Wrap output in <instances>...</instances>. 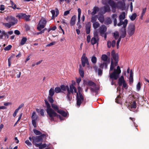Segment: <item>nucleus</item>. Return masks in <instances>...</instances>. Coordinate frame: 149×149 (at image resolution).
<instances>
[{"instance_id":"nucleus-5","label":"nucleus","mask_w":149,"mask_h":149,"mask_svg":"<svg viewBox=\"0 0 149 149\" xmlns=\"http://www.w3.org/2000/svg\"><path fill=\"white\" fill-rule=\"evenodd\" d=\"M102 3L103 4L106 5L107 4H108L110 5L113 8V10L112 12H115V9L117 6V4L115 3L112 0H103Z\"/></svg>"},{"instance_id":"nucleus-53","label":"nucleus","mask_w":149,"mask_h":149,"mask_svg":"<svg viewBox=\"0 0 149 149\" xmlns=\"http://www.w3.org/2000/svg\"><path fill=\"white\" fill-rule=\"evenodd\" d=\"M48 100L52 104L54 102V100L52 98V96H49L48 97Z\"/></svg>"},{"instance_id":"nucleus-24","label":"nucleus","mask_w":149,"mask_h":149,"mask_svg":"<svg viewBox=\"0 0 149 149\" xmlns=\"http://www.w3.org/2000/svg\"><path fill=\"white\" fill-rule=\"evenodd\" d=\"M76 19V17L75 15H74L72 16L70 22V24L71 26H73L75 24Z\"/></svg>"},{"instance_id":"nucleus-15","label":"nucleus","mask_w":149,"mask_h":149,"mask_svg":"<svg viewBox=\"0 0 149 149\" xmlns=\"http://www.w3.org/2000/svg\"><path fill=\"white\" fill-rule=\"evenodd\" d=\"M120 22L117 24V25L118 26H120L123 25V28H125L128 23V20L127 19H125L124 21H119Z\"/></svg>"},{"instance_id":"nucleus-61","label":"nucleus","mask_w":149,"mask_h":149,"mask_svg":"<svg viewBox=\"0 0 149 149\" xmlns=\"http://www.w3.org/2000/svg\"><path fill=\"white\" fill-rule=\"evenodd\" d=\"M81 80V79L80 77H79L78 78H76V81L77 83L78 84V85H79L80 82Z\"/></svg>"},{"instance_id":"nucleus-36","label":"nucleus","mask_w":149,"mask_h":149,"mask_svg":"<svg viewBox=\"0 0 149 149\" xmlns=\"http://www.w3.org/2000/svg\"><path fill=\"white\" fill-rule=\"evenodd\" d=\"M38 116L36 114V112L33 111L32 114V120H36L37 119Z\"/></svg>"},{"instance_id":"nucleus-45","label":"nucleus","mask_w":149,"mask_h":149,"mask_svg":"<svg viewBox=\"0 0 149 149\" xmlns=\"http://www.w3.org/2000/svg\"><path fill=\"white\" fill-rule=\"evenodd\" d=\"M40 144H41L38 147H39V148L40 149H42L45 148L47 146V145L46 144H42V142H40Z\"/></svg>"},{"instance_id":"nucleus-55","label":"nucleus","mask_w":149,"mask_h":149,"mask_svg":"<svg viewBox=\"0 0 149 149\" xmlns=\"http://www.w3.org/2000/svg\"><path fill=\"white\" fill-rule=\"evenodd\" d=\"M141 88V84L140 82H139L136 85V89L137 90L139 91L140 90Z\"/></svg>"},{"instance_id":"nucleus-11","label":"nucleus","mask_w":149,"mask_h":149,"mask_svg":"<svg viewBox=\"0 0 149 149\" xmlns=\"http://www.w3.org/2000/svg\"><path fill=\"white\" fill-rule=\"evenodd\" d=\"M16 17L19 19H24L26 21H29L30 20L29 18L30 15H26L25 14L21 13L17 15Z\"/></svg>"},{"instance_id":"nucleus-32","label":"nucleus","mask_w":149,"mask_h":149,"mask_svg":"<svg viewBox=\"0 0 149 149\" xmlns=\"http://www.w3.org/2000/svg\"><path fill=\"white\" fill-rule=\"evenodd\" d=\"M97 15H92L91 17V22L92 23L96 22L97 20Z\"/></svg>"},{"instance_id":"nucleus-48","label":"nucleus","mask_w":149,"mask_h":149,"mask_svg":"<svg viewBox=\"0 0 149 149\" xmlns=\"http://www.w3.org/2000/svg\"><path fill=\"white\" fill-rule=\"evenodd\" d=\"M91 23L90 22H88L86 25V29H91Z\"/></svg>"},{"instance_id":"nucleus-42","label":"nucleus","mask_w":149,"mask_h":149,"mask_svg":"<svg viewBox=\"0 0 149 149\" xmlns=\"http://www.w3.org/2000/svg\"><path fill=\"white\" fill-rule=\"evenodd\" d=\"M91 61L93 64H95L97 62V58L95 56H93L91 58Z\"/></svg>"},{"instance_id":"nucleus-28","label":"nucleus","mask_w":149,"mask_h":149,"mask_svg":"<svg viewBox=\"0 0 149 149\" xmlns=\"http://www.w3.org/2000/svg\"><path fill=\"white\" fill-rule=\"evenodd\" d=\"M125 13L124 12L121 13L119 16V21H123L125 18Z\"/></svg>"},{"instance_id":"nucleus-54","label":"nucleus","mask_w":149,"mask_h":149,"mask_svg":"<svg viewBox=\"0 0 149 149\" xmlns=\"http://www.w3.org/2000/svg\"><path fill=\"white\" fill-rule=\"evenodd\" d=\"M5 31L3 30H0V39H2L3 38V34L2 33V32L3 31Z\"/></svg>"},{"instance_id":"nucleus-50","label":"nucleus","mask_w":149,"mask_h":149,"mask_svg":"<svg viewBox=\"0 0 149 149\" xmlns=\"http://www.w3.org/2000/svg\"><path fill=\"white\" fill-rule=\"evenodd\" d=\"M106 22L107 24H111L112 21L110 18H108L107 19Z\"/></svg>"},{"instance_id":"nucleus-27","label":"nucleus","mask_w":149,"mask_h":149,"mask_svg":"<svg viewBox=\"0 0 149 149\" xmlns=\"http://www.w3.org/2000/svg\"><path fill=\"white\" fill-rule=\"evenodd\" d=\"M78 22L77 24L80 23V19H81V9L80 8H78Z\"/></svg>"},{"instance_id":"nucleus-8","label":"nucleus","mask_w":149,"mask_h":149,"mask_svg":"<svg viewBox=\"0 0 149 149\" xmlns=\"http://www.w3.org/2000/svg\"><path fill=\"white\" fill-rule=\"evenodd\" d=\"M46 23L47 21L45 19L41 18L38 24L37 28V29L39 31H41L45 27Z\"/></svg>"},{"instance_id":"nucleus-41","label":"nucleus","mask_w":149,"mask_h":149,"mask_svg":"<svg viewBox=\"0 0 149 149\" xmlns=\"http://www.w3.org/2000/svg\"><path fill=\"white\" fill-rule=\"evenodd\" d=\"M113 36L115 39H117L119 38V33L118 31H116L115 33H113Z\"/></svg>"},{"instance_id":"nucleus-44","label":"nucleus","mask_w":149,"mask_h":149,"mask_svg":"<svg viewBox=\"0 0 149 149\" xmlns=\"http://www.w3.org/2000/svg\"><path fill=\"white\" fill-rule=\"evenodd\" d=\"M131 108H136V103L135 101L130 104Z\"/></svg>"},{"instance_id":"nucleus-62","label":"nucleus","mask_w":149,"mask_h":149,"mask_svg":"<svg viewBox=\"0 0 149 149\" xmlns=\"http://www.w3.org/2000/svg\"><path fill=\"white\" fill-rule=\"evenodd\" d=\"M55 43H56V42H51L50 43L46 45V46L47 47L51 46H52V45H55Z\"/></svg>"},{"instance_id":"nucleus-20","label":"nucleus","mask_w":149,"mask_h":149,"mask_svg":"<svg viewBox=\"0 0 149 149\" xmlns=\"http://www.w3.org/2000/svg\"><path fill=\"white\" fill-rule=\"evenodd\" d=\"M121 35L119 37L120 38H124L126 35V32L125 28H121Z\"/></svg>"},{"instance_id":"nucleus-35","label":"nucleus","mask_w":149,"mask_h":149,"mask_svg":"<svg viewBox=\"0 0 149 149\" xmlns=\"http://www.w3.org/2000/svg\"><path fill=\"white\" fill-rule=\"evenodd\" d=\"M137 16L136 13H134L132 15L129 16L130 19L132 21H134L135 19Z\"/></svg>"},{"instance_id":"nucleus-37","label":"nucleus","mask_w":149,"mask_h":149,"mask_svg":"<svg viewBox=\"0 0 149 149\" xmlns=\"http://www.w3.org/2000/svg\"><path fill=\"white\" fill-rule=\"evenodd\" d=\"M27 41V38L26 37L23 38L21 40L20 44L21 45H23L25 44Z\"/></svg>"},{"instance_id":"nucleus-31","label":"nucleus","mask_w":149,"mask_h":149,"mask_svg":"<svg viewBox=\"0 0 149 149\" xmlns=\"http://www.w3.org/2000/svg\"><path fill=\"white\" fill-rule=\"evenodd\" d=\"M108 56L106 54H103L101 56V60L103 61L104 62H106L108 59Z\"/></svg>"},{"instance_id":"nucleus-3","label":"nucleus","mask_w":149,"mask_h":149,"mask_svg":"<svg viewBox=\"0 0 149 149\" xmlns=\"http://www.w3.org/2000/svg\"><path fill=\"white\" fill-rule=\"evenodd\" d=\"M78 90L79 94L77 92V105L78 107H80L81 103V102L84 100L83 96L81 93L82 91V89L80 86L78 87Z\"/></svg>"},{"instance_id":"nucleus-57","label":"nucleus","mask_w":149,"mask_h":149,"mask_svg":"<svg viewBox=\"0 0 149 149\" xmlns=\"http://www.w3.org/2000/svg\"><path fill=\"white\" fill-rule=\"evenodd\" d=\"M2 33L3 34V36H4L5 38H8L9 36L8 34L6 33L5 31H3L2 32Z\"/></svg>"},{"instance_id":"nucleus-22","label":"nucleus","mask_w":149,"mask_h":149,"mask_svg":"<svg viewBox=\"0 0 149 149\" xmlns=\"http://www.w3.org/2000/svg\"><path fill=\"white\" fill-rule=\"evenodd\" d=\"M118 16L116 14H113L111 15V17L113 21L114 26H116L118 24H117V18Z\"/></svg>"},{"instance_id":"nucleus-4","label":"nucleus","mask_w":149,"mask_h":149,"mask_svg":"<svg viewBox=\"0 0 149 149\" xmlns=\"http://www.w3.org/2000/svg\"><path fill=\"white\" fill-rule=\"evenodd\" d=\"M32 143L36 146L38 147L41 144L43 138H41V136H33L32 137Z\"/></svg>"},{"instance_id":"nucleus-6","label":"nucleus","mask_w":149,"mask_h":149,"mask_svg":"<svg viewBox=\"0 0 149 149\" xmlns=\"http://www.w3.org/2000/svg\"><path fill=\"white\" fill-rule=\"evenodd\" d=\"M87 84L89 86H91L92 87L90 88V90L91 92L92 93H97L99 88L96 86V84L92 81H88L87 82Z\"/></svg>"},{"instance_id":"nucleus-40","label":"nucleus","mask_w":149,"mask_h":149,"mask_svg":"<svg viewBox=\"0 0 149 149\" xmlns=\"http://www.w3.org/2000/svg\"><path fill=\"white\" fill-rule=\"evenodd\" d=\"M54 91L56 93H58L61 92V89L59 87H57L55 88Z\"/></svg>"},{"instance_id":"nucleus-39","label":"nucleus","mask_w":149,"mask_h":149,"mask_svg":"<svg viewBox=\"0 0 149 149\" xmlns=\"http://www.w3.org/2000/svg\"><path fill=\"white\" fill-rule=\"evenodd\" d=\"M98 19L100 22L103 23L104 21V18L103 16L102 15H100L98 17Z\"/></svg>"},{"instance_id":"nucleus-16","label":"nucleus","mask_w":149,"mask_h":149,"mask_svg":"<svg viewBox=\"0 0 149 149\" xmlns=\"http://www.w3.org/2000/svg\"><path fill=\"white\" fill-rule=\"evenodd\" d=\"M52 15V19H54L55 17H57L59 14V10L57 8H56L55 10H52L51 11Z\"/></svg>"},{"instance_id":"nucleus-51","label":"nucleus","mask_w":149,"mask_h":149,"mask_svg":"<svg viewBox=\"0 0 149 149\" xmlns=\"http://www.w3.org/2000/svg\"><path fill=\"white\" fill-rule=\"evenodd\" d=\"M45 104L47 106V109H48L51 107L50 105L48 102L47 100H45Z\"/></svg>"},{"instance_id":"nucleus-18","label":"nucleus","mask_w":149,"mask_h":149,"mask_svg":"<svg viewBox=\"0 0 149 149\" xmlns=\"http://www.w3.org/2000/svg\"><path fill=\"white\" fill-rule=\"evenodd\" d=\"M118 7L122 10L125 9V2L119 1L118 2Z\"/></svg>"},{"instance_id":"nucleus-23","label":"nucleus","mask_w":149,"mask_h":149,"mask_svg":"<svg viewBox=\"0 0 149 149\" xmlns=\"http://www.w3.org/2000/svg\"><path fill=\"white\" fill-rule=\"evenodd\" d=\"M79 72L81 77L83 78L84 77V69L81 65H79Z\"/></svg>"},{"instance_id":"nucleus-58","label":"nucleus","mask_w":149,"mask_h":149,"mask_svg":"<svg viewBox=\"0 0 149 149\" xmlns=\"http://www.w3.org/2000/svg\"><path fill=\"white\" fill-rule=\"evenodd\" d=\"M102 73V70L99 68L98 70V75L101 76Z\"/></svg>"},{"instance_id":"nucleus-14","label":"nucleus","mask_w":149,"mask_h":149,"mask_svg":"<svg viewBox=\"0 0 149 149\" xmlns=\"http://www.w3.org/2000/svg\"><path fill=\"white\" fill-rule=\"evenodd\" d=\"M100 10L101 11L100 13L104 14L106 12H109L110 10V9L109 6H106L101 8L100 9Z\"/></svg>"},{"instance_id":"nucleus-10","label":"nucleus","mask_w":149,"mask_h":149,"mask_svg":"<svg viewBox=\"0 0 149 149\" xmlns=\"http://www.w3.org/2000/svg\"><path fill=\"white\" fill-rule=\"evenodd\" d=\"M82 66L83 67H84L86 64L87 65H88L89 64L88 59L86 56L85 53L83 54L81 59Z\"/></svg>"},{"instance_id":"nucleus-46","label":"nucleus","mask_w":149,"mask_h":149,"mask_svg":"<svg viewBox=\"0 0 149 149\" xmlns=\"http://www.w3.org/2000/svg\"><path fill=\"white\" fill-rule=\"evenodd\" d=\"M34 133L36 135H40L41 134V133L39 131L35 129H34L33 130Z\"/></svg>"},{"instance_id":"nucleus-9","label":"nucleus","mask_w":149,"mask_h":149,"mask_svg":"<svg viewBox=\"0 0 149 149\" xmlns=\"http://www.w3.org/2000/svg\"><path fill=\"white\" fill-rule=\"evenodd\" d=\"M135 31V26L133 24H130L127 28V32L128 35L131 36L134 33Z\"/></svg>"},{"instance_id":"nucleus-7","label":"nucleus","mask_w":149,"mask_h":149,"mask_svg":"<svg viewBox=\"0 0 149 149\" xmlns=\"http://www.w3.org/2000/svg\"><path fill=\"white\" fill-rule=\"evenodd\" d=\"M46 111L50 117L49 119L51 121L54 120V117L57 116L58 114L51 107L46 109Z\"/></svg>"},{"instance_id":"nucleus-34","label":"nucleus","mask_w":149,"mask_h":149,"mask_svg":"<svg viewBox=\"0 0 149 149\" xmlns=\"http://www.w3.org/2000/svg\"><path fill=\"white\" fill-rule=\"evenodd\" d=\"M55 91L53 88H51L49 90V93L50 96H53L54 95Z\"/></svg>"},{"instance_id":"nucleus-63","label":"nucleus","mask_w":149,"mask_h":149,"mask_svg":"<svg viewBox=\"0 0 149 149\" xmlns=\"http://www.w3.org/2000/svg\"><path fill=\"white\" fill-rule=\"evenodd\" d=\"M86 40L88 43H89L90 42L91 40V37L90 35H88L87 36Z\"/></svg>"},{"instance_id":"nucleus-30","label":"nucleus","mask_w":149,"mask_h":149,"mask_svg":"<svg viewBox=\"0 0 149 149\" xmlns=\"http://www.w3.org/2000/svg\"><path fill=\"white\" fill-rule=\"evenodd\" d=\"M107 65L106 62H104L103 63H101L100 65V67L102 68L103 69L104 68L105 69H107Z\"/></svg>"},{"instance_id":"nucleus-12","label":"nucleus","mask_w":149,"mask_h":149,"mask_svg":"<svg viewBox=\"0 0 149 149\" xmlns=\"http://www.w3.org/2000/svg\"><path fill=\"white\" fill-rule=\"evenodd\" d=\"M67 91L68 92L70 93H73L74 91L75 93H77V89L74 85L72 84L70 85V88L68 86H67Z\"/></svg>"},{"instance_id":"nucleus-59","label":"nucleus","mask_w":149,"mask_h":149,"mask_svg":"<svg viewBox=\"0 0 149 149\" xmlns=\"http://www.w3.org/2000/svg\"><path fill=\"white\" fill-rule=\"evenodd\" d=\"M36 120H32V124L33 125V126L34 127H36L37 126L36 123Z\"/></svg>"},{"instance_id":"nucleus-29","label":"nucleus","mask_w":149,"mask_h":149,"mask_svg":"<svg viewBox=\"0 0 149 149\" xmlns=\"http://www.w3.org/2000/svg\"><path fill=\"white\" fill-rule=\"evenodd\" d=\"M125 81L124 80V77L123 76H121V77L119 79L118 84L119 86H121L122 85V84Z\"/></svg>"},{"instance_id":"nucleus-13","label":"nucleus","mask_w":149,"mask_h":149,"mask_svg":"<svg viewBox=\"0 0 149 149\" xmlns=\"http://www.w3.org/2000/svg\"><path fill=\"white\" fill-rule=\"evenodd\" d=\"M111 55L113 59L115 61V62H116V64L118 63L119 58L118 54L117 53L116 54L115 51L113 50L111 52Z\"/></svg>"},{"instance_id":"nucleus-21","label":"nucleus","mask_w":149,"mask_h":149,"mask_svg":"<svg viewBox=\"0 0 149 149\" xmlns=\"http://www.w3.org/2000/svg\"><path fill=\"white\" fill-rule=\"evenodd\" d=\"M57 112L58 113L61 114L64 117H66L68 115V112H65L62 110H58Z\"/></svg>"},{"instance_id":"nucleus-43","label":"nucleus","mask_w":149,"mask_h":149,"mask_svg":"<svg viewBox=\"0 0 149 149\" xmlns=\"http://www.w3.org/2000/svg\"><path fill=\"white\" fill-rule=\"evenodd\" d=\"M121 98L119 96H118L116 99V102L118 104H120Z\"/></svg>"},{"instance_id":"nucleus-26","label":"nucleus","mask_w":149,"mask_h":149,"mask_svg":"<svg viewBox=\"0 0 149 149\" xmlns=\"http://www.w3.org/2000/svg\"><path fill=\"white\" fill-rule=\"evenodd\" d=\"M99 38H96L95 37H93L91 38V42L92 45H94L96 43H97L99 40Z\"/></svg>"},{"instance_id":"nucleus-56","label":"nucleus","mask_w":149,"mask_h":149,"mask_svg":"<svg viewBox=\"0 0 149 149\" xmlns=\"http://www.w3.org/2000/svg\"><path fill=\"white\" fill-rule=\"evenodd\" d=\"M25 143L28 146H30L32 145L31 143L28 140H26Z\"/></svg>"},{"instance_id":"nucleus-19","label":"nucleus","mask_w":149,"mask_h":149,"mask_svg":"<svg viewBox=\"0 0 149 149\" xmlns=\"http://www.w3.org/2000/svg\"><path fill=\"white\" fill-rule=\"evenodd\" d=\"M118 65V63L116 64V62H114L113 60L112 59H111V64L109 72L111 71L114 70L115 69H114L115 67Z\"/></svg>"},{"instance_id":"nucleus-60","label":"nucleus","mask_w":149,"mask_h":149,"mask_svg":"<svg viewBox=\"0 0 149 149\" xmlns=\"http://www.w3.org/2000/svg\"><path fill=\"white\" fill-rule=\"evenodd\" d=\"M130 119H131V120L133 122L134 125V126H135L136 127L137 126V125L136 124V123L134 122V121L135 120V118H132L131 117H130Z\"/></svg>"},{"instance_id":"nucleus-33","label":"nucleus","mask_w":149,"mask_h":149,"mask_svg":"<svg viewBox=\"0 0 149 149\" xmlns=\"http://www.w3.org/2000/svg\"><path fill=\"white\" fill-rule=\"evenodd\" d=\"M100 24L97 22H95L93 23V26L94 29H96L100 26Z\"/></svg>"},{"instance_id":"nucleus-1","label":"nucleus","mask_w":149,"mask_h":149,"mask_svg":"<svg viewBox=\"0 0 149 149\" xmlns=\"http://www.w3.org/2000/svg\"><path fill=\"white\" fill-rule=\"evenodd\" d=\"M5 19L8 23H4L3 24L5 27L9 28L12 26L17 23L18 20L17 19L12 16H8L5 18Z\"/></svg>"},{"instance_id":"nucleus-17","label":"nucleus","mask_w":149,"mask_h":149,"mask_svg":"<svg viewBox=\"0 0 149 149\" xmlns=\"http://www.w3.org/2000/svg\"><path fill=\"white\" fill-rule=\"evenodd\" d=\"M100 32L102 36H103L102 34H104L107 31V28L104 25H102L100 28Z\"/></svg>"},{"instance_id":"nucleus-47","label":"nucleus","mask_w":149,"mask_h":149,"mask_svg":"<svg viewBox=\"0 0 149 149\" xmlns=\"http://www.w3.org/2000/svg\"><path fill=\"white\" fill-rule=\"evenodd\" d=\"M51 106L56 111H57L58 110V106L54 104L53 103L51 104Z\"/></svg>"},{"instance_id":"nucleus-25","label":"nucleus","mask_w":149,"mask_h":149,"mask_svg":"<svg viewBox=\"0 0 149 149\" xmlns=\"http://www.w3.org/2000/svg\"><path fill=\"white\" fill-rule=\"evenodd\" d=\"M99 10V7L95 6L93 9V11L92 12V15H94L97 13Z\"/></svg>"},{"instance_id":"nucleus-52","label":"nucleus","mask_w":149,"mask_h":149,"mask_svg":"<svg viewBox=\"0 0 149 149\" xmlns=\"http://www.w3.org/2000/svg\"><path fill=\"white\" fill-rule=\"evenodd\" d=\"M12 46L11 45H9L8 46L4 48V49L5 51H8L11 48Z\"/></svg>"},{"instance_id":"nucleus-64","label":"nucleus","mask_w":149,"mask_h":149,"mask_svg":"<svg viewBox=\"0 0 149 149\" xmlns=\"http://www.w3.org/2000/svg\"><path fill=\"white\" fill-rule=\"evenodd\" d=\"M107 45L108 48H110L111 45V41H108L107 42Z\"/></svg>"},{"instance_id":"nucleus-38","label":"nucleus","mask_w":149,"mask_h":149,"mask_svg":"<svg viewBox=\"0 0 149 149\" xmlns=\"http://www.w3.org/2000/svg\"><path fill=\"white\" fill-rule=\"evenodd\" d=\"M70 93L68 92L66 96V98L67 101L69 102H70L72 99V97H70Z\"/></svg>"},{"instance_id":"nucleus-2","label":"nucleus","mask_w":149,"mask_h":149,"mask_svg":"<svg viewBox=\"0 0 149 149\" xmlns=\"http://www.w3.org/2000/svg\"><path fill=\"white\" fill-rule=\"evenodd\" d=\"M121 71L119 66H118L116 69L114 70L113 72L111 73L109 72V76L110 79H112V80L111 82V85H113L114 84L113 79H117L119 77V74L121 73Z\"/></svg>"},{"instance_id":"nucleus-49","label":"nucleus","mask_w":149,"mask_h":149,"mask_svg":"<svg viewBox=\"0 0 149 149\" xmlns=\"http://www.w3.org/2000/svg\"><path fill=\"white\" fill-rule=\"evenodd\" d=\"M60 88L61 89V90H62L63 91H65L66 89L67 90V86H65L63 85H61Z\"/></svg>"}]
</instances>
